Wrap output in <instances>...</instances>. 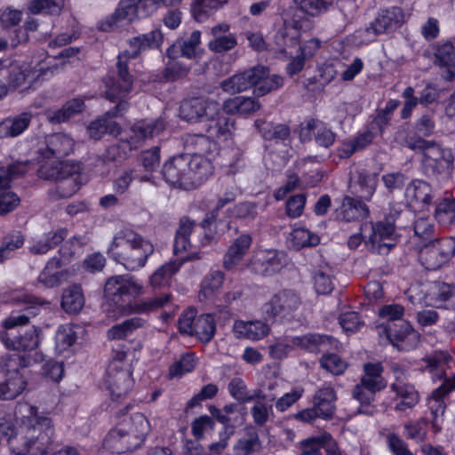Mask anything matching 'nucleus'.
I'll return each instance as SVG.
<instances>
[{"label":"nucleus","mask_w":455,"mask_h":455,"mask_svg":"<svg viewBox=\"0 0 455 455\" xmlns=\"http://www.w3.org/2000/svg\"><path fill=\"white\" fill-rule=\"evenodd\" d=\"M414 127L416 132L407 137L418 136L424 139V137H429L434 133L435 125L431 116L423 115L416 121Z\"/></svg>","instance_id":"62"},{"label":"nucleus","mask_w":455,"mask_h":455,"mask_svg":"<svg viewBox=\"0 0 455 455\" xmlns=\"http://www.w3.org/2000/svg\"><path fill=\"white\" fill-rule=\"evenodd\" d=\"M74 140L65 133H54L46 138L45 150L41 153L43 164L38 173L45 180H63L60 188L68 186L77 173L79 167L60 159L73 151Z\"/></svg>","instance_id":"5"},{"label":"nucleus","mask_w":455,"mask_h":455,"mask_svg":"<svg viewBox=\"0 0 455 455\" xmlns=\"http://www.w3.org/2000/svg\"><path fill=\"white\" fill-rule=\"evenodd\" d=\"M414 234L423 242L433 240L435 226L428 218H419L414 221Z\"/></svg>","instance_id":"60"},{"label":"nucleus","mask_w":455,"mask_h":455,"mask_svg":"<svg viewBox=\"0 0 455 455\" xmlns=\"http://www.w3.org/2000/svg\"><path fill=\"white\" fill-rule=\"evenodd\" d=\"M233 332L237 339L259 340L269 332V327L260 320L243 321L236 320L233 325Z\"/></svg>","instance_id":"31"},{"label":"nucleus","mask_w":455,"mask_h":455,"mask_svg":"<svg viewBox=\"0 0 455 455\" xmlns=\"http://www.w3.org/2000/svg\"><path fill=\"white\" fill-rule=\"evenodd\" d=\"M378 186V173L361 170L356 172V180L350 186L353 194L358 195L357 198L371 201Z\"/></svg>","instance_id":"34"},{"label":"nucleus","mask_w":455,"mask_h":455,"mask_svg":"<svg viewBox=\"0 0 455 455\" xmlns=\"http://www.w3.org/2000/svg\"><path fill=\"white\" fill-rule=\"evenodd\" d=\"M386 439L387 447L394 455H413L405 441L396 434L389 433Z\"/></svg>","instance_id":"64"},{"label":"nucleus","mask_w":455,"mask_h":455,"mask_svg":"<svg viewBox=\"0 0 455 455\" xmlns=\"http://www.w3.org/2000/svg\"><path fill=\"white\" fill-rule=\"evenodd\" d=\"M188 164V176L185 179L186 187L194 189L204 183L213 172V165L209 157L201 154L187 155Z\"/></svg>","instance_id":"23"},{"label":"nucleus","mask_w":455,"mask_h":455,"mask_svg":"<svg viewBox=\"0 0 455 455\" xmlns=\"http://www.w3.org/2000/svg\"><path fill=\"white\" fill-rule=\"evenodd\" d=\"M105 383L116 398L125 395L132 388L133 379L125 352L118 351L113 355L107 369Z\"/></svg>","instance_id":"14"},{"label":"nucleus","mask_w":455,"mask_h":455,"mask_svg":"<svg viewBox=\"0 0 455 455\" xmlns=\"http://www.w3.org/2000/svg\"><path fill=\"white\" fill-rule=\"evenodd\" d=\"M331 274L332 269L329 264L319 266L318 271L315 273V291L318 294H329L333 290Z\"/></svg>","instance_id":"53"},{"label":"nucleus","mask_w":455,"mask_h":455,"mask_svg":"<svg viewBox=\"0 0 455 455\" xmlns=\"http://www.w3.org/2000/svg\"><path fill=\"white\" fill-rule=\"evenodd\" d=\"M363 371L360 382L352 390V396L361 403L358 412L368 414L370 412L363 410L362 407L370 405L374 401L376 393L385 389L387 382L382 376L384 367L379 362L364 363Z\"/></svg>","instance_id":"11"},{"label":"nucleus","mask_w":455,"mask_h":455,"mask_svg":"<svg viewBox=\"0 0 455 455\" xmlns=\"http://www.w3.org/2000/svg\"><path fill=\"white\" fill-rule=\"evenodd\" d=\"M261 443L258 433L255 430H249L243 436L239 438L233 446L235 455H251L258 451Z\"/></svg>","instance_id":"46"},{"label":"nucleus","mask_w":455,"mask_h":455,"mask_svg":"<svg viewBox=\"0 0 455 455\" xmlns=\"http://www.w3.org/2000/svg\"><path fill=\"white\" fill-rule=\"evenodd\" d=\"M0 76L7 75L10 88L16 89L22 85L31 86L39 79H48L58 70L59 65L55 57H33L28 61L15 60L4 63Z\"/></svg>","instance_id":"8"},{"label":"nucleus","mask_w":455,"mask_h":455,"mask_svg":"<svg viewBox=\"0 0 455 455\" xmlns=\"http://www.w3.org/2000/svg\"><path fill=\"white\" fill-rule=\"evenodd\" d=\"M455 254V237L433 239L419 251V259L427 270H436Z\"/></svg>","instance_id":"15"},{"label":"nucleus","mask_w":455,"mask_h":455,"mask_svg":"<svg viewBox=\"0 0 455 455\" xmlns=\"http://www.w3.org/2000/svg\"><path fill=\"white\" fill-rule=\"evenodd\" d=\"M181 48V55L188 59H195L199 52L201 32L195 30L185 39L177 40Z\"/></svg>","instance_id":"57"},{"label":"nucleus","mask_w":455,"mask_h":455,"mask_svg":"<svg viewBox=\"0 0 455 455\" xmlns=\"http://www.w3.org/2000/svg\"><path fill=\"white\" fill-rule=\"evenodd\" d=\"M162 42L163 34L159 29H154L129 40L128 47L117 56L116 77H110L106 81V96L108 100L125 98L131 91L132 79L128 71L127 61L138 57L148 49L159 47Z\"/></svg>","instance_id":"4"},{"label":"nucleus","mask_w":455,"mask_h":455,"mask_svg":"<svg viewBox=\"0 0 455 455\" xmlns=\"http://www.w3.org/2000/svg\"><path fill=\"white\" fill-rule=\"evenodd\" d=\"M448 355L443 351H434L421 360V369L433 374V379H443L442 384L435 388L427 400L428 408L434 416L443 415L446 408L444 398L455 389V376L445 375V366Z\"/></svg>","instance_id":"10"},{"label":"nucleus","mask_w":455,"mask_h":455,"mask_svg":"<svg viewBox=\"0 0 455 455\" xmlns=\"http://www.w3.org/2000/svg\"><path fill=\"white\" fill-rule=\"evenodd\" d=\"M266 398L260 391L254 394V404L251 408V414L253 421L258 426H263L272 413V405L263 402Z\"/></svg>","instance_id":"49"},{"label":"nucleus","mask_w":455,"mask_h":455,"mask_svg":"<svg viewBox=\"0 0 455 455\" xmlns=\"http://www.w3.org/2000/svg\"><path fill=\"white\" fill-rule=\"evenodd\" d=\"M434 64L440 68L443 80L455 81V45L451 42L436 45Z\"/></svg>","instance_id":"27"},{"label":"nucleus","mask_w":455,"mask_h":455,"mask_svg":"<svg viewBox=\"0 0 455 455\" xmlns=\"http://www.w3.org/2000/svg\"><path fill=\"white\" fill-rule=\"evenodd\" d=\"M379 334L385 335L387 340L399 351H410L417 347L419 334L407 321L388 323L378 327Z\"/></svg>","instance_id":"16"},{"label":"nucleus","mask_w":455,"mask_h":455,"mask_svg":"<svg viewBox=\"0 0 455 455\" xmlns=\"http://www.w3.org/2000/svg\"><path fill=\"white\" fill-rule=\"evenodd\" d=\"M191 336L196 337L201 342H209L215 334L216 324L214 317L211 314H204L197 316L193 327Z\"/></svg>","instance_id":"43"},{"label":"nucleus","mask_w":455,"mask_h":455,"mask_svg":"<svg viewBox=\"0 0 455 455\" xmlns=\"http://www.w3.org/2000/svg\"><path fill=\"white\" fill-rule=\"evenodd\" d=\"M222 115L220 113V104L212 100L191 99L184 100L180 108V116L188 122L207 121L218 119Z\"/></svg>","instance_id":"18"},{"label":"nucleus","mask_w":455,"mask_h":455,"mask_svg":"<svg viewBox=\"0 0 455 455\" xmlns=\"http://www.w3.org/2000/svg\"><path fill=\"white\" fill-rule=\"evenodd\" d=\"M149 431L150 424L147 418L141 413H135L128 419H124L116 428L111 430L107 436V442L129 435L138 439V442L133 443V446H137Z\"/></svg>","instance_id":"21"},{"label":"nucleus","mask_w":455,"mask_h":455,"mask_svg":"<svg viewBox=\"0 0 455 455\" xmlns=\"http://www.w3.org/2000/svg\"><path fill=\"white\" fill-rule=\"evenodd\" d=\"M124 99H118L120 102L114 110L92 122L87 127V132L93 140L100 139L105 133L112 136L120 135L118 144L109 147L106 151L105 157L108 161L126 157L132 150L139 148L146 140L159 135L166 126L164 118L160 117L156 120L137 121L129 129L122 132L117 123L110 119L126 110L127 103L123 100Z\"/></svg>","instance_id":"2"},{"label":"nucleus","mask_w":455,"mask_h":455,"mask_svg":"<svg viewBox=\"0 0 455 455\" xmlns=\"http://www.w3.org/2000/svg\"><path fill=\"white\" fill-rule=\"evenodd\" d=\"M433 299L442 307L455 308V284L445 283L436 284Z\"/></svg>","instance_id":"52"},{"label":"nucleus","mask_w":455,"mask_h":455,"mask_svg":"<svg viewBox=\"0 0 455 455\" xmlns=\"http://www.w3.org/2000/svg\"><path fill=\"white\" fill-rule=\"evenodd\" d=\"M287 263L286 254L275 250L256 251L250 260L249 267L255 274L271 275Z\"/></svg>","instance_id":"22"},{"label":"nucleus","mask_w":455,"mask_h":455,"mask_svg":"<svg viewBox=\"0 0 455 455\" xmlns=\"http://www.w3.org/2000/svg\"><path fill=\"white\" fill-rule=\"evenodd\" d=\"M390 388L402 399L401 402L395 404L396 411L411 409L419 403V395L414 386L403 381L400 376H397V382L390 385Z\"/></svg>","instance_id":"35"},{"label":"nucleus","mask_w":455,"mask_h":455,"mask_svg":"<svg viewBox=\"0 0 455 455\" xmlns=\"http://www.w3.org/2000/svg\"><path fill=\"white\" fill-rule=\"evenodd\" d=\"M142 0L134 3L133 0H124L120 2L115 12L100 23V29L109 31L118 27L123 22H130L136 18H146L140 8Z\"/></svg>","instance_id":"24"},{"label":"nucleus","mask_w":455,"mask_h":455,"mask_svg":"<svg viewBox=\"0 0 455 455\" xmlns=\"http://www.w3.org/2000/svg\"><path fill=\"white\" fill-rule=\"evenodd\" d=\"M315 144L323 149V154L315 155V161H320L330 156L328 149L335 141V134L331 129L324 127L322 123L315 121Z\"/></svg>","instance_id":"45"},{"label":"nucleus","mask_w":455,"mask_h":455,"mask_svg":"<svg viewBox=\"0 0 455 455\" xmlns=\"http://www.w3.org/2000/svg\"><path fill=\"white\" fill-rule=\"evenodd\" d=\"M104 291L106 297L111 299L117 306L122 315L148 313L164 307L169 300V295L164 294L141 302H132V299L143 293V285L134 277L128 275H115L108 278Z\"/></svg>","instance_id":"3"},{"label":"nucleus","mask_w":455,"mask_h":455,"mask_svg":"<svg viewBox=\"0 0 455 455\" xmlns=\"http://www.w3.org/2000/svg\"><path fill=\"white\" fill-rule=\"evenodd\" d=\"M194 222L189 219H181L174 241V254L179 255L187 251L190 245L189 235L194 230Z\"/></svg>","instance_id":"48"},{"label":"nucleus","mask_w":455,"mask_h":455,"mask_svg":"<svg viewBox=\"0 0 455 455\" xmlns=\"http://www.w3.org/2000/svg\"><path fill=\"white\" fill-rule=\"evenodd\" d=\"M25 387L26 381L19 371H0V399H13Z\"/></svg>","instance_id":"30"},{"label":"nucleus","mask_w":455,"mask_h":455,"mask_svg":"<svg viewBox=\"0 0 455 455\" xmlns=\"http://www.w3.org/2000/svg\"><path fill=\"white\" fill-rule=\"evenodd\" d=\"M403 146L422 154L421 169L427 178L439 180L451 176L454 156L450 148L442 147L435 140H427L418 136L406 137Z\"/></svg>","instance_id":"7"},{"label":"nucleus","mask_w":455,"mask_h":455,"mask_svg":"<svg viewBox=\"0 0 455 455\" xmlns=\"http://www.w3.org/2000/svg\"><path fill=\"white\" fill-rule=\"evenodd\" d=\"M154 251L149 240L131 228H123L113 237L108 253L126 269L133 271L143 267Z\"/></svg>","instance_id":"6"},{"label":"nucleus","mask_w":455,"mask_h":455,"mask_svg":"<svg viewBox=\"0 0 455 455\" xmlns=\"http://www.w3.org/2000/svg\"><path fill=\"white\" fill-rule=\"evenodd\" d=\"M283 84V77L273 74L264 66H256L243 72L235 74L220 83L221 89L228 93L235 94L251 87L258 96H263L271 91L277 90Z\"/></svg>","instance_id":"9"},{"label":"nucleus","mask_w":455,"mask_h":455,"mask_svg":"<svg viewBox=\"0 0 455 455\" xmlns=\"http://www.w3.org/2000/svg\"><path fill=\"white\" fill-rule=\"evenodd\" d=\"M188 168L187 155H180L166 162L162 172L164 178L169 184L178 186L185 190H190L184 183L188 176Z\"/></svg>","instance_id":"28"},{"label":"nucleus","mask_w":455,"mask_h":455,"mask_svg":"<svg viewBox=\"0 0 455 455\" xmlns=\"http://www.w3.org/2000/svg\"><path fill=\"white\" fill-rule=\"evenodd\" d=\"M252 239L248 234H242L228 248L223 257V267L227 270L235 267L247 253Z\"/></svg>","instance_id":"32"},{"label":"nucleus","mask_w":455,"mask_h":455,"mask_svg":"<svg viewBox=\"0 0 455 455\" xmlns=\"http://www.w3.org/2000/svg\"><path fill=\"white\" fill-rule=\"evenodd\" d=\"M20 203V198L12 191H6L0 194V216L13 212Z\"/></svg>","instance_id":"63"},{"label":"nucleus","mask_w":455,"mask_h":455,"mask_svg":"<svg viewBox=\"0 0 455 455\" xmlns=\"http://www.w3.org/2000/svg\"><path fill=\"white\" fill-rule=\"evenodd\" d=\"M405 196L411 203L421 204L422 208H427L433 204L431 186L422 180L410 181L405 188Z\"/></svg>","instance_id":"36"},{"label":"nucleus","mask_w":455,"mask_h":455,"mask_svg":"<svg viewBox=\"0 0 455 455\" xmlns=\"http://www.w3.org/2000/svg\"><path fill=\"white\" fill-rule=\"evenodd\" d=\"M404 21V12L401 7L380 9L375 19L366 27L365 33L374 36L389 34L400 28Z\"/></svg>","instance_id":"20"},{"label":"nucleus","mask_w":455,"mask_h":455,"mask_svg":"<svg viewBox=\"0 0 455 455\" xmlns=\"http://www.w3.org/2000/svg\"><path fill=\"white\" fill-rule=\"evenodd\" d=\"M31 118L29 112L5 118L0 123V139L20 135L28 128Z\"/></svg>","instance_id":"38"},{"label":"nucleus","mask_w":455,"mask_h":455,"mask_svg":"<svg viewBox=\"0 0 455 455\" xmlns=\"http://www.w3.org/2000/svg\"><path fill=\"white\" fill-rule=\"evenodd\" d=\"M76 335L72 325H60L55 334V348L59 354L68 351L76 342Z\"/></svg>","instance_id":"50"},{"label":"nucleus","mask_w":455,"mask_h":455,"mask_svg":"<svg viewBox=\"0 0 455 455\" xmlns=\"http://www.w3.org/2000/svg\"><path fill=\"white\" fill-rule=\"evenodd\" d=\"M196 365V360L193 354H185L180 360L170 366L169 376L172 379L180 378L184 374L193 371Z\"/></svg>","instance_id":"58"},{"label":"nucleus","mask_w":455,"mask_h":455,"mask_svg":"<svg viewBox=\"0 0 455 455\" xmlns=\"http://www.w3.org/2000/svg\"><path fill=\"white\" fill-rule=\"evenodd\" d=\"M320 366L333 375H341L347 370L348 364L335 353H325L319 360Z\"/></svg>","instance_id":"55"},{"label":"nucleus","mask_w":455,"mask_h":455,"mask_svg":"<svg viewBox=\"0 0 455 455\" xmlns=\"http://www.w3.org/2000/svg\"><path fill=\"white\" fill-rule=\"evenodd\" d=\"M194 259H199L197 253L188 254L186 257L181 258L180 260L171 261L161 266L151 275L150 284L154 288L167 285L172 276L179 271L182 262Z\"/></svg>","instance_id":"37"},{"label":"nucleus","mask_w":455,"mask_h":455,"mask_svg":"<svg viewBox=\"0 0 455 455\" xmlns=\"http://www.w3.org/2000/svg\"><path fill=\"white\" fill-rule=\"evenodd\" d=\"M205 126L206 135H193L189 138L197 150L195 154H212L218 151L220 142H228L232 138L234 122L226 116L212 119Z\"/></svg>","instance_id":"13"},{"label":"nucleus","mask_w":455,"mask_h":455,"mask_svg":"<svg viewBox=\"0 0 455 455\" xmlns=\"http://www.w3.org/2000/svg\"><path fill=\"white\" fill-rule=\"evenodd\" d=\"M259 108V103L251 97L236 96L227 100L223 104V110L228 114L246 115Z\"/></svg>","instance_id":"41"},{"label":"nucleus","mask_w":455,"mask_h":455,"mask_svg":"<svg viewBox=\"0 0 455 455\" xmlns=\"http://www.w3.org/2000/svg\"><path fill=\"white\" fill-rule=\"evenodd\" d=\"M315 445L324 449L326 455H342L338 443L331 435L327 432L315 435Z\"/></svg>","instance_id":"61"},{"label":"nucleus","mask_w":455,"mask_h":455,"mask_svg":"<svg viewBox=\"0 0 455 455\" xmlns=\"http://www.w3.org/2000/svg\"><path fill=\"white\" fill-rule=\"evenodd\" d=\"M12 415L0 417V432L7 438L10 455H44L54 435L50 418L38 414L37 408L27 402L18 403Z\"/></svg>","instance_id":"1"},{"label":"nucleus","mask_w":455,"mask_h":455,"mask_svg":"<svg viewBox=\"0 0 455 455\" xmlns=\"http://www.w3.org/2000/svg\"><path fill=\"white\" fill-rule=\"evenodd\" d=\"M370 215V209L365 203L357 197L345 196L340 206L336 210V220L339 222H359Z\"/></svg>","instance_id":"26"},{"label":"nucleus","mask_w":455,"mask_h":455,"mask_svg":"<svg viewBox=\"0 0 455 455\" xmlns=\"http://www.w3.org/2000/svg\"><path fill=\"white\" fill-rule=\"evenodd\" d=\"M40 328L36 326H31L18 336L12 335L8 331H1L0 340L7 349L31 351L36 349L40 344Z\"/></svg>","instance_id":"25"},{"label":"nucleus","mask_w":455,"mask_h":455,"mask_svg":"<svg viewBox=\"0 0 455 455\" xmlns=\"http://www.w3.org/2000/svg\"><path fill=\"white\" fill-rule=\"evenodd\" d=\"M336 394L331 387L320 388L315 395V419H331L336 410Z\"/></svg>","instance_id":"33"},{"label":"nucleus","mask_w":455,"mask_h":455,"mask_svg":"<svg viewBox=\"0 0 455 455\" xmlns=\"http://www.w3.org/2000/svg\"><path fill=\"white\" fill-rule=\"evenodd\" d=\"M312 233L300 224H295L288 237V244L295 250L310 246Z\"/></svg>","instance_id":"56"},{"label":"nucleus","mask_w":455,"mask_h":455,"mask_svg":"<svg viewBox=\"0 0 455 455\" xmlns=\"http://www.w3.org/2000/svg\"><path fill=\"white\" fill-rule=\"evenodd\" d=\"M84 305V297L80 285H70L64 290L61 298V307L67 313H78Z\"/></svg>","instance_id":"42"},{"label":"nucleus","mask_w":455,"mask_h":455,"mask_svg":"<svg viewBox=\"0 0 455 455\" xmlns=\"http://www.w3.org/2000/svg\"><path fill=\"white\" fill-rule=\"evenodd\" d=\"M67 235L68 230L66 228H59L44 234L41 236L33 238L29 251L34 254H45L60 243Z\"/></svg>","instance_id":"39"},{"label":"nucleus","mask_w":455,"mask_h":455,"mask_svg":"<svg viewBox=\"0 0 455 455\" xmlns=\"http://www.w3.org/2000/svg\"><path fill=\"white\" fill-rule=\"evenodd\" d=\"M147 321L142 317H132L122 323L116 324L108 331V337L110 339H124L135 330L145 326Z\"/></svg>","instance_id":"47"},{"label":"nucleus","mask_w":455,"mask_h":455,"mask_svg":"<svg viewBox=\"0 0 455 455\" xmlns=\"http://www.w3.org/2000/svg\"><path fill=\"white\" fill-rule=\"evenodd\" d=\"M84 109V102L81 99H73L68 101L58 110H51L47 113V118L52 123H62Z\"/></svg>","instance_id":"44"},{"label":"nucleus","mask_w":455,"mask_h":455,"mask_svg":"<svg viewBox=\"0 0 455 455\" xmlns=\"http://www.w3.org/2000/svg\"><path fill=\"white\" fill-rule=\"evenodd\" d=\"M72 275L68 269H63L57 257L52 258L38 275V282L47 288H52L66 282Z\"/></svg>","instance_id":"29"},{"label":"nucleus","mask_w":455,"mask_h":455,"mask_svg":"<svg viewBox=\"0 0 455 455\" xmlns=\"http://www.w3.org/2000/svg\"><path fill=\"white\" fill-rule=\"evenodd\" d=\"M27 172V164L14 163L8 167L0 164V190L11 188L12 181Z\"/></svg>","instance_id":"54"},{"label":"nucleus","mask_w":455,"mask_h":455,"mask_svg":"<svg viewBox=\"0 0 455 455\" xmlns=\"http://www.w3.org/2000/svg\"><path fill=\"white\" fill-rule=\"evenodd\" d=\"M300 305V299L292 291L284 290L273 296L263 307L264 313L277 321L289 320Z\"/></svg>","instance_id":"19"},{"label":"nucleus","mask_w":455,"mask_h":455,"mask_svg":"<svg viewBox=\"0 0 455 455\" xmlns=\"http://www.w3.org/2000/svg\"><path fill=\"white\" fill-rule=\"evenodd\" d=\"M381 181L389 195L402 191L409 183V177L403 172H390L381 176Z\"/></svg>","instance_id":"51"},{"label":"nucleus","mask_w":455,"mask_h":455,"mask_svg":"<svg viewBox=\"0 0 455 455\" xmlns=\"http://www.w3.org/2000/svg\"><path fill=\"white\" fill-rule=\"evenodd\" d=\"M8 302L13 304H20V310H13L5 317L2 323L3 331H8L20 326H26L29 323L30 319L36 316L40 313V308L49 305V302L28 294L23 291H13L10 293L7 299Z\"/></svg>","instance_id":"12"},{"label":"nucleus","mask_w":455,"mask_h":455,"mask_svg":"<svg viewBox=\"0 0 455 455\" xmlns=\"http://www.w3.org/2000/svg\"><path fill=\"white\" fill-rule=\"evenodd\" d=\"M370 225L371 233L365 245L373 253L387 254L396 245L395 226L384 219Z\"/></svg>","instance_id":"17"},{"label":"nucleus","mask_w":455,"mask_h":455,"mask_svg":"<svg viewBox=\"0 0 455 455\" xmlns=\"http://www.w3.org/2000/svg\"><path fill=\"white\" fill-rule=\"evenodd\" d=\"M64 0H33L29 4L28 9L34 14L40 12L55 14L60 12Z\"/></svg>","instance_id":"59"},{"label":"nucleus","mask_w":455,"mask_h":455,"mask_svg":"<svg viewBox=\"0 0 455 455\" xmlns=\"http://www.w3.org/2000/svg\"><path fill=\"white\" fill-rule=\"evenodd\" d=\"M434 217L443 227L455 228V198L452 196L442 197L435 202Z\"/></svg>","instance_id":"40"}]
</instances>
